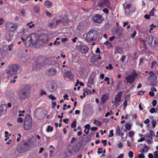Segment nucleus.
I'll list each match as a JSON object with an SVG mask.
<instances>
[{
    "instance_id": "9",
    "label": "nucleus",
    "mask_w": 158,
    "mask_h": 158,
    "mask_svg": "<svg viewBox=\"0 0 158 158\" xmlns=\"http://www.w3.org/2000/svg\"><path fill=\"white\" fill-rule=\"evenodd\" d=\"M154 39V36L152 35H149L146 38V40L148 44L151 45L152 46L155 47L158 44L157 40H154L152 42Z\"/></svg>"
},
{
    "instance_id": "55",
    "label": "nucleus",
    "mask_w": 158,
    "mask_h": 158,
    "mask_svg": "<svg viewBox=\"0 0 158 158\" xmlns=\"http://www.w3.org/2000/svg\"><path fill=\"white\" fill-rule=\"evenodd\" d=\"M8 47L9 48L8 50L9 51H11L13 47V45L12 44H10L8 46Z\"/></svg>"
},
{
    "instance_id": "45",
    "label": "nucleus",
    "mask_w": 158,
    "mask_h": 158,
    "mask_svg": "<svg viewBox=\"0 0 158 158\" xmlns=\"http://www.w3.org/2000/svg\"><path fill=\"white\" fill-rule=\"evenodd\" d=\"M114 130H112L110 131L109 134L108 135L109 137H110L113 136L114 135Z\"/></svg>"
},
{
    "instance_id": "48",
    "label": "nucleus",
    "mask_w": 158,
    "mask_h": 158,
    "mask_svg": "<svg viewBox=\"0 0 158 158\" xmlns=\"http://www.w3.org/2000/svg\"><path fill=\"white\" fill-rule=\"evenodd\" d=\"M154 158H158V151H156L154 152Z\"/></svg>"
},
{
    "instance_id": "47",
    "label": "nucleus",
    "mask_w": 158,
    "mask_h": 158,
    "mask_svg": "<svg viewBox=\"0 0 158 158\" xmlns=\"http://www.w3.org/2000/svg\"><path fill=\"white\" fill-rule=\"evenodd\" d=\"M152 114H153L155 112H156V108H152L149 111Z\"/></svg>"
},
{
    "instance_id": "37",
    "label": "nucleus",
    "mask_w": 158,
    "mask_h": 158,
    "mask_svg": "<svg viewBox=\"0 0 158 158\" xmlns=\"http://www.w3.org/2000/svg\"><path fill=\"white\" fill-rule=\"evenodd\" d=\"M155 9L154 8L152 9L150 11V16H153L154 15V13L155 11Z\"/></svg>"
},
{
    "instance_id": "19",
    "label": "nucleus",
    "mask_w": 158,
    "mask_h": 158,
    "mask_svg": "<svg viewBox=\"0 0 158 158\" xmlns=\"http://www.w3.org/2000/svg\"><path fill=\"white\" fill-rule=\"evenodd\" d=\"M109 98V94H104L101 98L102 102L103 103L106 102V101Z\"/></svg>"
},
{
    "instance_id": "16",
    "label": "nucleus",
    "mask_w": 158,
    "mask_h": 158,
    "mask_svg": "<svg viewBox=\"0 0 158 158\" xmlns=\"http://www.w3.org/2000/svg\"><path fill=\"white\" fill-rule=\"evenodd\" d=\"M131 5L130 4H127L126 7L124 6V8L125 10V13L126 15H130L133 13L130 11V9L131 7Z\"/></svg>"
},
{
    "instance_id": "54",
    "label": "nucleus",
    "mask_w": 158,
    "mask_h": 158,
    "mask_svg": "<svg viewBox=\"0 0 158 158\" xmlns=\"http://www.w3.org/2000/svg\"><path fill=\"white\" fill-rule=\"evenodd\" d=\"M150 136L152 137L153 136H154L155 134L154 132L153 131L150 130Z\"/></svg>"
},
{
    "instance_id": "44",
    "label": "nucleus",
    "mask_w": 158,
    "mask_h": 158,
    "mask_svg": "<svg viewBox=\"0 0 158 158\" xmlns=\"http://www.w3.org/2000/svg\"><path fill=\"white\" fill-rule=\"evenodd\" d=\"M156 27V26L155 25H154L153 24H151L150 25V28L149 31V32L150 33L151 32V31L153 30V28Z\"/></svg>"
},
{
    "instance_id": "33",
    "label": "nucleus",
    "mask_w": 158,
    "mask_h": 158,
    "mask_svg": "<svg viewBox=\"0 0 158 158\" xmlns=\"http://www.w3.org/2000/svg\"><path fill=\"white\" fill-rule=\"evenodd\" d=\"M94 124H95L96 125L98 126H101L102 125L101 122L99 121H98L96 119H95L94 121Z\"/></svg>"
},
{
    "instance_id": "56",
    "label": "nucleus",
    "mask_w": 158,
    "mask_h": 158,
    "mask_svg": "<svg viewBox=\"0 0 158 158\" xmlns=\"http://www.w3.org/2000/svg\"><path fill=\"white\" fill-rule=\"evenodd\" d=\"M22 32L23 33H26L28 32V30L27 28H23L22 30Z\"/></svg>"
},
{
    "instance_id": "18",
    "label": "nucleus",
    "mask_w": 158,
    "mask_h": 158,
    "mask_svg": "<svg viewBox=\"0 0 158 158\" xmlns=\"http://www.w3.org/2000/svg\"><path fill=\"white\" fill-rule=\"evenodd\" d=\"M123 49L121 47H116L115 49L114 53L115 54H123Z\"/></svg>"
},
{
    "instance_id": "10",
    "label": "nucleus",
    "mask_w": 158,
    "mask_h": 158,
    "mask_svg": "<svg viewBox=\"0 0 158 158\" xmlns=\"http://www.w3.org/2000/svg\"><path fill=\"white\" fill-rule=\"evenodd\" d=\"M77 49L81 53L86 54L89 50V48L86 46L82 45H78L77 48Z\"/></svg>"
},
{
    "instance_id": "50",
    "label": "nucleus",
    "mask_w": 158,
    "mask_h": 158,
    "mask_svg": "<svg viewBox=\"0 0 158 158\" xmlns=\"http://www.w3.org/2000/svg\"><path fill=\"white\" fill-rule=\"evenodd\" d=\"M122 31H123V29L122 28H121V29H118L117 30V32H118L119 33V34L118 35L120 36V35H121L122 34Z\"/></svg>"
},
{
    "instance_id": "5",
    "label": "nucleus",
    "mask_w": 158,
    "mask_h": 158,
    "mask_svg": "<svg viewBox=\"0 0 158 158\" xmlns=\"http://www.w3.org/2000/svg\"><path fill=\"white\" fill-rule=\"evenodd\" d=\"M38 39V35L35 33H33L30 35L28 36L26 39V42L25 44L26 46H30L32 43V40H37Z\"/></svg>"
},
{
    "instance_id": "24",
    "label": "nucleus",
    "mask_w": 158,
    "mask_h": 158,
    "mask_svg": "<svg viewBox=\"0 0 158 158\" xmlns=\"http://www.w3.org/2000/svg\"><path fill=\"white\" fill-rule=\"evenodd\" d=\"M28 143L27 142H25V143L23 145V146L21 148V152H24L27 151L28 150V148H24V146H28Z\"/></svg>"
},
{
    "instance_id": "8",
    "label": "nucleus",
    "mask_w": 158,
    "mask_h": 158,
    "mask_svg": "<svg viewBox=\"0 0 158 158\" xmlns=\"http://www.w3.org/2000/svg\"><path fill=\"white\" fill-rule=\"evenodd\" d=\"M97 6L99 7H106L109 9H112L111 3L108 0H103L99 2L97 4Z\"/></svg>"
},
{
    "instance_id": "25",
    "label": "nucleus",
    "mask_w": 158,
    "mask_h": 158,
    "mask_svg": "<svg viewBox=\"0 0 158 158\" xmlns=\"http://www.w3.org/2000/svg\"><path fill=\"white\" fill-rule=\"evenodd\" d=\"M56 84L54 83H52L50 86V90L51 92L54 91L56 89Z\"/></svg>"
},
{
    "instance_id": "11",
    "label": "nucleus",
    "mask_w": 158,
    "mask_h": 158,
    "mask_svg": "<svg viewBox=\"0 0 158 158\" xmlns=\"http://www.w3.org/2000/svg\"><path fill=\"white\" fill-rule=\"evenodd\" d=\"M157 77L155 75H150L147 78V81L151 82L150 85H154V82H155L157 80Z\"/></svg>"
},
{
    "instance_id": "32",
    "label": "nucleus",
    "mask_w": 158,
    "mask_h": 158,
    "mask_svg": "<svg viewBox=\"0 0 158 158\" xmlns=\"http://www.w3.org/2000/svg\"><path fill=\"white\" fill-rule=\"evenodd\" d=\"M104 44L106 45L108 47L111 48L112 47V44L108 41H106Z\"/></svg>"
},
{
    "instance_id": "31",
    "label": "nucleus",
    "mask_w": 158,
    "mask_h": 158,
    "mask_svg": "<svg viewBox=\"0 0 158 158\" xmlns=\"http://www.w3.org/2000/svg\"><path fill=\"white\" fill-rule=\"evenodd\" d=\"M103 150V148H99L98 149V154H100L101 153L103 152L104 154H105L106 152V151L105 149L104 150L102 151V150Z\"/></svg>"
},
{
    "instance_id": "39",
    "label": "nucleus",
    "mask_w": 158,
    "mask_h": 158,
    "mask_svg": "<svg viewBox=\"0 0 158 158\" xmlns=\"http://www.w3.org/2000/svg\"><path fill=\"white\" fill-rule=\"evenodd\" d=\"M148 150H149L148 147L147 146H145L142 149V151H143V152H147L148 151Z\"/></svg>"
},
{
    "instance_id": "59",
    "label": "nucleus",
    "mask_w": 158,
    "mask_h": 158,
    "mask_svg": "<svg viewBox=\"0 0 158 158\" xmlns=\"http://www.w3.org/2000/svg\"><path fill=\"white\" fill-rule=\"evenodd\" d=\"M144 136L146 137H148V138L151 139H152V137H151V136L150 135V134H145V135H144Z\"/></svg>"
},
{
    "instance_id": "29",
    "label": "nucleus",
    "mask_w": 158,
    "mask_h": 158,
    "mask_svg": "<svg viewBox=\"0 0 158 158\" xmlns=\"http://www.w3.org/2000/svg\"><path fill=\"white\" fill-rule=\"evenodd\" d=\"M121 131H120V128L118 126H117L116 127V134L118 136H119L120 135Z\"/></svg>"
},
{
    "instance_id": "17",
    "label": "nucleus",
    "mask_w": 158,
    "mask_h": 158,
    "mask_svg": "<svg viewBox=\"0 0 158 158\" xmlns=\"http://www.w3.org/2000/svg\"><path fill=\"white\" fill-rule=\"evenodd\" d=\"M47 74L50 76H54L56 74V71L54 68L48 69L47 71Z\"/></svg>"
},
{
    "instance_id": "27",
    "label": "nucleus",
    "mask_w": 158,
    "mask_h": 158,
    "mask_svg": "<svg viewBox=\"0 0 158 158\" xmlns=\"http://www.w3.org/2000/svg\"><path fill=\"white\" fill-rule=\"evenodd\" d=\"M26 25L30 28H32L35 26V25L33 23V22L32 21L27 23L26 24Z\"/></svg>"
},
{
    "instance_id": "57",
    "label": "nucleus",
    "mask_w": 158,
    "mask_h": 158,
    "mask_svg": "<svg viewBox=\"0 0 158 158\" xmlns=\"http://www.w3.org/2000/svg\"><path fill=\"white\" fill-rule=\"evenodd\" d=\"M145 91L143 90H141L138 92L137 94L139 95H143Z\"/></svg>"
},
{
    "instance_id": "43",
    "label": "nucleus",
    "mask_w": 158,
    "mask_h": 158,
    "mask_svg": "<svg viewBox=\"0 0 158 158\" xmlns=\"http://www.w3.org/2000/svg\"><path fill=\"white\" fill-rule=\"evenodd\" d=\"M152 127L153 128H155L156 127V120H153L152 121Z\"/></svg>"
},
{
    "instance_id": "23",
    "label": "nucleus",
    "mask_w": 158,
    "mask_h": 158,
    "mask_svg": "<svg viewBox=\"0 0 158 158\" xmlns=\"http://www.w3.org/2000/svg\"><path fill=\"white\" fill-rule=\"evenodd\" d=\"M6 40L8 41H11L13 37V35L10 33H6L5 35Z\"/></svg>"
},
{
    "instance_id": "28",
    "label": "nucleus",
    "mask_w": 158,
    "mask_h": 158,
    "mask_svg": "<svg viewBox=\"0 0 158 158\" xmlns=\"http://www.w3.org/2000/svg\"><path fill=\"white\" fill-rule=\"evenodd\" d=\"M120 102L116 101V100H115L114 101L112 102V103L114 106H115L116 107H117L120 105Z\"/></svg>"
},
{
    "instance_id": "61",
    "label": "nucleus",
    "mask_w": 158,
    "mask_h": 158,
    "mask_svg": "<svg viewBox=\"0 0 158 158\" xmlns=\"http://www.w3.org/2000/svg\"><path fill=\"white\" fill-rule=\"evenodd\" d=\"M60 43V42L59 41H57L56 40H55L54 41V43H53V44L54 45H59Z\"/></svg>"
},
{
    "instance_id": "7",
    "label": "nucleus",
    "mask_w": 158,
    "mask_h": 158,
    "mask_svg": "<svg viewBox=\"0 0 158 158\" xmlns=\"http://www.w3.org/2000/svg\"><path fill=\"white\" fill-rule=\"evenodd\" d=\"M138 76L137 74L135 71H133L131 74L129 75L126 77L125 78L127 80V82L131 84Z\"/></svg>"
},
{
    "instance_id": "41",
    "label": "nucleus",
    "mask_w": 158,
    "mask_h": 158,
    "mask_svg": "<svg viewBox=\"0 0 158 158\" xmlns=\"http://www.w3.org/2000/svg\"><path fill=\"white\" fill-rule=\"evenodd\" d=\"M126 58V56L125 55L123 56L120 58V60L122 62H123Z\"/></svg>"
},
{
    "instance_id": "58",
    "label": "nucleus",
    "mask_w": 158,
    "mask_h": 158,
    "mask_svg": "<svg viewBox=\"0 0 158 158\" xmlns=\"http://www.w3.org/2000/svg\"><path fill=\"white\" fill-rule=\"evenodd\" d=\"M138 157V158H144V156L143 154L140 153Z\"/></svg>"
},
{
    "instance_id": "42",
    "label": "nucleus",
    "mask_w": 158,
    "mask_h": 158,
    "mask_svg": "<svg viewBox=\"0 0 158 158\" xmlns=\"http://www.w3.org/2000/svg\"><path fill=\"white\" fill-rule=\"evenodd\" d=\"M134 153L132 151H130L128 153L129 157L130 158H132L133 157Z\"/></svg>"
},
{
    "instance_id": "63",
    "label": "nucleus",
    "mask_w": 158,
    "mask_h": 158,
    "mask_svg": "<svg viewBox=\"0 0 158 158\" xmlns=\"http://www.w3.org/2000/svg\"><path fill=\"white\" fill-rule=\"evenodd\" d=\"M23 121V119L21 117H19L18 118V122L19 123H22Z\"/></svg>"
},
{
    "instance_id": "49",
    "label": "nucleus",
    "mask_w": 158,
    "mask_h": 158,
    "mask_svg": "<svg viewBox=\"0 0 158 158\" xmlns=\"http://www.w3.org/2000/svg\"><path fill=\"white\" fill-rule=\"evenodd\" d=\"M136 31L134 30L133 33L131 34V37L132 38H134L135 36V35H136Z\"/></svg>"
},
{
    "instance_id": "52",
    "label": "nucleus",
    "mask_w": 158,
    "mask_h": 158,
    "mask_svg": "<svg viewBox=\"0 0 158 158\" xmlns=\"http://www.w3.org/2000/svg\"><path fill=\"white\" fill-rule=\"evenodd\" d=\"M103 11L104 13L106 14H108L109 13V10L107 8H105L103 9Z\"/></svg>"
},
{
    "instance_id": "46",
    "label": "nucleus",
    "mask_w": 158,
    "mask_h": 158,
    "mask_svg": "<svg viewBox=\"0 0 158 158\" xmlns=\"http://www.w3.org/2000/svg\"><path fill=\"white\" fill-rule=\"evenodd\" d=\"M48 97L49 98L51 99L52 100H56V98L52 94H50L48 95Z\"/></svg>"
},
{
    "instance_id": "35",
    "label": "nucleus",
    "mask_w": 158,
    "mask_h": 158,
    "mask_svg": "<svg viewBox=\"0 0 158 158\" xmlns=\"http://www.w3.org/2000/svg\"><path fill=\"white\" fill-rule=\"evenodd\" d=\"M125 128L127 130H129L131 128V125L129 123H127L125 125Z\"/></svg>"
},
{
    "instance_id": "22",
    "label": "nucleus",
    "mask_w": 158,
    "mask_h": 158,
    "mask_svg": "<svg viewBox=\"0 0 158 158\" xmlns=\"http://www.w3.org/2000/svg\"><path fill=\"white\" fill-rule=\"evenodd\" d=\"M44 5L46 7L48 8H50L52 6V3L51 2L48 0H46L44 2Z\"/></svg>"
},
{
    "instance_id": "40",
    "label": "nucleus",
    "mask_w": 158,
    "mask_h": 158,
    "mask_svg": "<svg viewBox=\"0 0 158 158\" xmlns=\"http://www.w3.org/2000/svg\"><path fill=\"white\" fill-rule=\"evenodd\" d=\"M53 129L52 127H51L50 126H49L48 127L47 129V131L48 132L49 131H53Z\"/></svg>"
},
{
    "instance_id": "26",
    "label": "nucleus",
    "mask_w": 158,
    "mask_h": 158,
    "mask_svg": "<svg viewBox=\"0 0 158 158\" xmlns=\"http://www.w3.org/2000/svg\"><path fill=\"white\" fill-rule=\"evenodd\" d=\"M34 12L37 14H39L40 13V8L38 6H35L33 7Z\"/></svg>"
},
{
    "instance_id": "6",
    "label": "nucleus",
    "mask_w": 158,
    "mask_h": 158,
    "mask_svg": "<svg viewBox=\"0 0 158 158\" xmlns=\"http://www.w3.org/2000/svg\"><path fill=\"white\" fill-rule=\"evenodd\" d=\"M96 30L94 29H91L87 34L86 40L88 41H93L96 39Z\"/></svg>"
},
{
    "instance_id": "62",
    "label": "nucleus",
    "mask_w": 158,
    "mask_h": 158,
    "mask_svg": "<svg viewBox=\"0 0 158 158\" xmlns=\"http://www.w3.org/2000/svg\"><path fill=\"white\" fill-rule=\"evenodd\" d=\"M107 141L106 140H102L101 141L102 143L103 144V145L104 146H105L106 145Z\"/></svg>"
},
{
    "instance_id": "15",
    "label": "nucleus",
    "mask_w": 158,
    "mask_h": 158,
    "mask_svg": "<svg viewBox=\"0 0 158 158\" xmlns=\"http://www.w3.org/2000/svg\"><path fill=\"white\" fill-rule=\"evenodd\" d=\"M85 27V23L84 22H81L79 23L77 27V30L80 31H82Z\"/></svg>"
},
{
    "instance_id": "51",
    "label": "nucleus",
    "mask_w": 158,
    "mask_h": 158,
    "mask_svg": "<svg viewBox=\"0 0 158 158\" xmlns=\"http://www.w3.org/2000/svg\"><path fill=\"white\" fill-rule=\"evenodd\" d=\"M19 1L21 3L23 4H25L27 2H28L29 0H19Z\"/></svg>"
},
{
    "instance_id": "1",
    "label": "nucleus",
    "mask_w": 158,
    "mask_h": 158,
    "mask_svg": "<svg viewBox=\"0 0 158 158\" xmlns=\"http://www.w3.org/2000/svg\"><path fill=\"white\" fill-rule=\"evenodd\" d=\"M30 86L28 85H26L18 93V95L20 99L24 100L30 94Z\"/></svg>"
},
{
    "instance_id": "3",
    "label": "nucleus",
    "mask_w": 158,
    "mask_h": 158,
    "mask_svg": "<svg viewBox=\"0 0 158 158\" xmlns=\"http://www.w3.org/2000/svg\"><path fill=\"white\" fill-rule=\"evenodd\" d=\"M5 27L7 31L10 32H14L17 30L18 26L16 24L12 22H8L6 23Z\"/></svg>"
},
{
    "instance_id": "30",
    "label": "nucleus",
    "mask_w": 158,
    "mask_h": 158,
    "mask_svg": "<svg viewBox=\"0 0 158 158\" xmlns=\"http://www.w3.org/2000/svg\"><path fill=\"white\" fill-rule=\"evenodd\" d=\"M73 155V152L72 151L70 150H69L68 151L66 154V156L67 157H70L72 156Z\"/></svg>"
},
{
    "instance_id": "13",
    "label": "nucleus",
    "mask_w": 158,
    "mask_h": 158,
    "mask_svg": "<svg viewBox=\"0 0 158 158\" xmlns=\"http://www.w3.org/2000/svg\"><path fill=\"white\" fill-rule=\"evenodd\" d=\"M64 76L71 80H73L74 78L73 75L71 71H66L64 73Z\"/></svg>"
},
{
    "instance_id": "2",
    "label": "nucleus",
    "mask_w": 158,
    "mask_h": 158,
    "mask_svg": "<svg viewBox=\"0 0 158 158\" xmlns=\"http://www.w3.org/2000/svg\"><path fill=\"white\" fill-rule=\"evenodd\" d=\"M32 126V119L29 114H27L26 116L24 122V128L25 130H28L31 128Z\"/></svg>"
},
{
    "instance_id": "4",
    "label": "nucleus",
    "mask_w": 158,
    "mask_h": 158,
    "mask_svg": "<svg viewBox=\"0 0 158 158\" xmlns=\"http://www.w3.org/2000/svg\"><path fill=\"white\" fill-rule=\"evenodd\" d=\"M19 69L18 65L17 64L12 65L10 66L9 70L7 72L8 77L16 74Z\"/></svg>"
},
{
    "instance_id": "64",
    "label": "nucleus",
    "mask_w": 158,
    "mask_h": 158,
    "mask_svg": "<svg viewBox=\"0 0 158 158\" xmlns=\"http://www.w3.org/2000/svg\"><path fill=\"white\" fill-rule=\"evenodd\" d=\"M118 146L119 148H122L123 147V145L122 143H118Z\"/></svg>"
},
{
    "instance_id": "53",
    "label": "nucleus",
    "mask_w": 158,
    "mask_h": 158,
    "mask_svg": "<svg viewBox=\"0 0 158 158\" xmlns=\"http://www.w3.org/2000/svg\"><path fill=\"white\" fill-rule=\"evenodd\" d=\"M152 104L154 106H155L157 104V101L156 100H154L152 102Z\"/></svg>"
},
{
    "instance_id": "20",
    "label": "nucleus",
    "mask_w": 158,
    "mask_h": 158,
    "mask_svg": "<svg viewBox=\"0 0 158 158\" xmlns=\"http://www.w3.org/2000/svg\"><path fill=\"white\" fill-rule=\"evenodd\" d=\"M123 93V92H120L116 95L115 98V100L118 102L121 101V97Z\"/></svg>"
},
{
    "instance_id": "12",
    "label": "nucleus",
    "mask_w": 158,
    "mask_h": 158,
    "mask_svg": "<svg viewBox=\"0 0 158 158\" xmlns=\"http://www.w3.org/2000/svg\"><path fill=\"white\" fill-rule=\"evenodd\" d=\"M93 20L94 22L101 23L103 20L102 16L100 15L95 14L93 17Z\"/></svg>"
},
{
    "instance_id": "60",
    "label": "nucleus",
    "mask_w": 158,
    "mask_h": 158,
    "mask_svg": "<svg viewBox=\"0 0 158 158\" xmlns=\"http://www.w3.org/2000/svg\"><path fill=\"white\" fill-rule=\"evenodd\" d=\"M85 129H87L88 130H89L90 128V125L89 124H86L85 125Z\"/></svg>"
},
{
    "instance_id": "34",
    "label": "nucleus",
    "mask_w": 158,
    "mask_h": 158,
    "mask_svg": "<svg viewBox=\"0 0 158 158\" xmlns=\"http://www.w3.org/2000/svg\"><path fill=\"white\" fill-rule=\"evenodd\" d=\"M157 64V63L156 61L154 60L152 61V65L151 66V69H153Z\"/></svg>"
},
{
    "instance_id": "14",
    "label": "nucleus",
    "mask_w": 158,
    "mask_h": 158,
    "mask_svg": "<svg viewBox=\"0 0 158 158\" xmlns=\"http://www.w3.org/2000/svg\"><path fill=\"white\" fill-rule=\"evenodd\" d=\"M7 106L6 105L2 104L0 106V117L6 114Z\"/></svg>"
},
{
    "instance_id": "21",
    "label": "nucleus",
    "mask_w": 158,
    "mask_h": 158,
    "mask_svg": "<svg viewBox=\"0 0 158 158\" xmlns=\"http://www.w3.org/2000/svg\"><path fill=\"white\" fill-rule=\"evenodd\" d=\"M7 51V47L6 46H3L0 49V52L3 55H5Z\"/></svg>"
},
{
    "instance_id": "38",
    "label": "nucleus",
    "mask_w": 158,
    "mask_h": 158,
    "mask_svg": "<svg viewBox=\"0 0 158 158\" xmlns=\"http://www.w3.org/2000/svg\"><path fill=\"white\" fill-rule=\"evenodd\" d=\"M77 121L75 119L71 124V127L72 128L75 127L76 126Z\"/></svg>"
},
{
    "instance_id": "36",
    "label": "nucleus",
    "mask_w": 158,
    "mask_h": 158,
    "mask_svg": "<svg viewBox=\"0 0 158 158\" xmlns=\"http://www.w3.org/2000/svg\"><path fill=\"white\" fill-rule=\"evenodd\" d=\"M135 135V132L133 131H130L128 133V136L129 137H132Z\"/></svg>"
}]
</instances>
